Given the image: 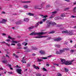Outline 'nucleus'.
<instances>
[{
  "label": "nucleus",
  "instance_id": "nucleus-18",
  "mask_svg": "<svg viewBox=\"0 0 76 76\" xmlns=\"http://www.w3.org/2000/svg\"><path fill=\"white\" fill-rule=\"evenodd\" d=\"M23 7L25 9H28V5H25L23 6Z\"/></svg>",
  "mask_w": 76,
  "mask_h": 76
},
{
  "label": "nucleus",
  "instance_id": "nucleus-38",
  "mask_svg": "<svg viewBox=\"0 0 76 76\" xmlns=\"http://www.w3.org/2000/svg\"><path fill=\"white\" fill-rule=\"evenodd\" d=\"M47 19L46 18H43L42 20L43 22H45V21L47 20Z\"/></svg>",
  "mask_w": 76,
  "mask_h": 76
},
{
  "label": "nucleus",
  "instance_id": "nucleus-19",
  "mask_svg": "<svg viewBox=\"0 0 76 76\" xmlns=\"http://www.w3.org/2000/svg\"><path fill=\"white\" fill-rule=\"evenodd\" d=\"M38 60L37 61V62H41L42 61H43V60L39 59V58H38Z\"/></svg>",
  "mask_w": 76,
  "mask_h": 76
},
{
  "label": "nucleus",
  "instance_id": "nucleus-26",
  "mask_svg": "<svg viewBox=\"0 0 76 76\" xmlns=\"http://www.w3.org/2000/svg\"><path fill=\"white\" fill-rule=\"evenodd\" d=\"M31 1H21V3H31Z\"/></svg>",
  "mask_w": 76,
  "mask_h": 76
},
{
  "label": "nucleus",
  "instance_id": "nucleus-14",
  "mask_svg": "<svg viewBox=\"0 0 76 76\" xmlns=\"http://www.w3.org/2000/svg\"><path fill=\"white\" fill-rule=\"evenodd\" d=\"M27 15H28L29 16H34V14L31 13H28L27 14Z\"/></svg>",
  "mask_w": 76,
  "mask_h": 76
},
{
  "label": "nucleus",
  "instance_id": "nucleus-54",
  "mask_svg": "<svg viewBox=\"0 0 76 76\" xmlns=\"http://www.w3.org/2000/svg\"><path fill=\"white\" fill-rule=\"evenodd\" d=\"M54 18V17L53 16H52L49 17L50 19H52V18Z\"/></svg>",
  "mask_w": 76,
  "mask_h": 76
},
{
  "label": "nucleus",
  "instance_id": "nucleus-51",
  "mask_svg": "<svg viewBox=\"0 0 76 76\" xmlns=\"http://www.w3.org/2000/svg\"><path fill=\"white\" fill-rule=\"evenodd\" d=\"M1 13H2V14H6V13H5V12L4 11H2Z\"/></svg>",
  "mask_w": 76,
  "mask_h": 76
},
{
  "label": "nucleus",
  "instance_id": "nucleus-30",
  "mask_svg": "<svg viewBox=\"0 0 76 76\" xmlns=\"http://www.w3.org/2000/svg\"><path fill=\"white\" fill-rule=\"evenodd\" d=\"M62 34H67V31H62Z\"/></svg>",
  "mask_w": 76,
  "mask_h": 76
},
{
  "label": "nucleus",
  "instance_id": "nucleus-43",
  "mask_svg": "<svg viewBox=\"0 0 76 76\" xmlns=\"http://www.w3.org/2000/svg\"><path fill=\"white\" fill-rule=\"evenodd\" d=\"M57 76H61L62 75L60 73H58L57 74Z\"/></svg>",
  "mask_w": 76,
  "mask_h": 76
},
{
  "label": "nucleus",
  "instance_id": "nucleus-64",
  "mask_svg": "<svg viewBox=\"0 0 76 76\" xmlns=\"http://www.w3.org/2000/svg\"><path fill=\"white\" fill-rule=\"evenodd\" d=\"M11 45H15V44H14V43H12L11 44Z\"/></svg>",
  "mask_w": 76,
  "mask_h": 76
},
{
  "label": "nucleus",
  "instance_id": "nucleus-42",
  "mask_svg": "<svg viewBox=\"0 0 76 76\" xmlns=\"http://www.w3.org/2000/svg\"><path fill=\"white\" fill-rule=\"evenodd\" d=\"M56 54H60V52L58 51H56Z\"/></svg>",
  "mask_w": 76,
  "mask_h": 76
},
{
  "label": "nucleus",
  "instance_id": "nucleus-46",
  "mask_svg": "<svg viewBox=\"0 0 76 76\" xmlns=\"http://www.w3.org/2000/svg\"><path fill=\"white\" fill-rule=\"evenodd\" d=\"M61 26V25L58 24V25H57V26H56V27H60V26Z\"/></svg>",
  "mask_w": 76,
  "mask_h": 76
},
{
  "label": "nucleus",
  "instance_id": "nucleus-55",
  "mask_svg": "<svg viewBox=\"0 0 76 76\" xmlns=\"http://www.w3.org/2000/svg\"><path fill=\"white\" fill-rule=\"evenodd\" d=\"M53 64V65H56L57 66H58V64Z\"/></svg>",
  "mask_w": 76,
  "mask_h": 76
},
{
  "label": "nucleus",
  "instance_id": "nucleus-50",
  "mask_svg": "<svg viewBox=\"0 0 76 76\" xmlns=\"http://www.w3.org/2000/svg\"><path fill=\"white\" fill-rule=\"evenodd\" d=\"M27 48H28V47H24L23 48L24 49V50H26L27 49Z\"/></svg>",
  "mask_w": 76,
  "mask_h": 76
},
{
  "label": "nucleus",
  "instance_id": "nucleus-24",
  "mask_svg": "<svg viewBox=\"0 0 76 76\" xmlns=\"http://www.w3.org/2000/svg\"><path fill=\"white\" fill-rule=\"evenodd\" d=\"M22 44L23 45H25V46H26V45H28V43H26V42H24L22 43Z\"/></svg>",
  "mask_w": 76,
  "mask_h": 76
},
{
  "label": "nucleus",
  "instance_id": "nucleus-7",
  "mask_svg": "<svg viewBox=\"0 0 76 76\" xmlns=\"http://www.w3.org/2000/svg\"><path fill=\"white\" fill-rule=\"evenodd\" d=\"M16 72L18 74L22 75V69H17L16 70Z\"/></svg>",
  "mask_w": 76,
  "mask_h": 76
},
{
  "label": "nucleus",
  "instance_id": "nucleus-39",
  "mask_svg": "<svg viewBox=\"0 0 76 76\" xmlns=\"http://www.w3.org/2000/svg\"><path fill=\"white\" fill-rule=\"evenodd\" d=\"M16 67L18 68V69H20V68H21L20 66H18V65H16Z\"/></svg>",
  "mask_w": 76,
  "mask_h": 76
},
{
  "label": "nucleus",
  "instance_id": "nucleus-60",
  "mask_svg": "<svg viewBox=\"0 0 76 76\" xmlns=\"http://www.w3.org/2000/svg\"><path fill=\"white\" fill-rule=\"evenodd\" d=\"M31 65L30 64H27V66L28 67H30V66Z\"/></svg>",
  "mask_w": 76,
  "mask_h": 76
},
{
  "label": "nucleus",
  "instance_id": "nucleus-23",
  "mask_svg": "<svg viewBox=\"0 0 76 76\" xmlns=\"http://www.w3.org/2000/svg\"><path fill=\"white\" fill-rule=\"evenodd\" d=\"M51 25L52 26H54V25H56V23H54V22H52V23L51 24Z\"/></svg>",
  "mask_w": 76,
  "mask_h": 76
},
{
  "label": "nucleus",
  "instance_id": "nucleus-13",
  "mask_svg": "<svg viewBox=\"0 0 76 76\" xmlns=\"http://www.w3.org/2000/svg\"><path fill=\"white\" fill-rule=\"evenodd\" d=\"M45 37H47V36H41L40 37H35V38H45Z\"/></svg>",
  "mask_w": 76,
  "mask_h": 76
},
{
  "label": "nucleus",
  "instance_id": "nucleus-62",
  "mask_svg": "<svg viewBox=\"0 0 76 76\" xmlns=\"http://www.w3.org/2000/svg\"><path fill=\"white\" fill-rule=\"evenodd\" d=\"M11 39L12 40V41H14L15 39V38H12Z\"/></svg>",
  "mask_w": 76,
  "mask_h": 76
},
{
  "label": "nucleus",
  "instance_id": "nucleus-33",
  "mask_svg": "<svg viewBox=\"0 0 76 76\" xmlns=\"http://www.w3.org/2000/svg\"><path fill=\"white\" fill-rule=\"evenodd\" d=\"M32 50H37L38 49V48H37V47H33L32 48Z\"/></svg>",
  "mask_w": 76,
  "mask_h": 76
},
{
  "label": "nucleus",
  "instance_id": "nucleus-6",
  "mask_svg": "<svg viewBox=\"0 0 76 76\" xmlns=\"http://www.w3.org/2000/svg\"><path fill=\"white\" fill-rule=\"evenodd\" d=\"M61 38L60 37H58V38H55V39H53V40L54 41L58 42L60 41H61Z\"/></svg>",
  "mask_w": 76,
  "mask_h": 76
},
{
  "label": "nucleus",
  "instance_id": "nucleus-48",
  "mask_svg": "<svg viewBox=\"0 0 76 76\" xmlns=\"http://www.w3.org/2000/svg\"><path fill=\"white\" fill-rule=\"evenodd\" d=\"M6 57H8V58H10V56L7 55H6Z\"/></svg>",
  "mask_w": 76,
  "mask_h": 76
},
{
  "label": "nucleus",
  "instance_id": "nucleus-32",
  "mask_svg": "<svg viewBox=\"0 0 76 76\" xmlns=\"http://www.w3.org/2000/svg\"><path fill=\"white\" fill-rule=\"evenodd\" d=\"M37 76H41V74L40 73H38L36 74Z\"/></svg>",
  "mask_w": 76,
  "mask_h": 76
},
{
  "label": "nucleus",
  "instance_id": "nucleus-36",
  "mask_svg": "<svg viewBox=\"0 0 76 76\" xmlns=\"http://www.w3.org/2000/svg\"><path fill=\"white\" fill-rule=\"evenodd\" d=\"M30 52V50H29V49H27L25 51V52L26 53H28V52Z\"/></svg>",
  "mask_w": 76,
  "mask_h": 76
},
{
  "label": "nucleus",
  "instance_id": "nucleus-20",
  "mask_svg": "<svg viewBox=\"0 0 76 76\" xmlns=\"http://www.w3.org/2000/svg\"><path fill=\"white\" fill-rule=\"evenodd\" d=\"M69 35H73V31H70L69 32Z\"/></svg>",
  "mask_w": 76,
  "mask_h": 76
},
{
  "label": "nucleus",
  "instance_id": "nucleus-63",
  "mask_svg": "<svg viewBox=\"0 0 76 76\" xmlns=\"http://www.w3.org/2000/svg\"><path fill=\"white\" fill-rule=\"evenodd\" d=\"M46 66H48V67L49 66H50V64H47L46 65Z\"/></svg>",
  "mask_w": 76,
  "mask_h": 76
},
{
  "label": "nucleus",
  "instance_id": "nucleus-17",
  "mask_svg": "<svg viewBox=\"0 0 76 76\" xmlns=\"http://www.w3.org/2000/svg\"><path fill=\"white\" fill-rule=\"evenodd\" d=\"M2 62L3 63H5V64H7V60H4L2 61Z\"/></svg>",
  "mask_w": 76,
  "mask_h": 76
},
{
  "label": "nucleus",
  "instance_id": "nucleus-52",
  "mask_svg": "<svg viewBox=\"0 0 76 76\" xmlns=\"http://www.w3.org/2000/svg\"><path fill=\"white\" fill-rule=\"evenodd\" d=\"M6 45H7L8 47H10V44H8L7 43H6Z\"/></svg>",
  "mask_w": 76,
  "mask_h": 76
},
{
  "label": "nucleus",
  "instance_id": "nucleus-37",
  "mask_svg": "<svg viewBox=\"0 0 76 76\" xmlns=\"http://www.w3.org/2000/svg\"><path fill=\"white\" fill-rule=\"evenodd\" d=\"M41 58H42V59H44V60H45L46 59H47V58H48L47 57H41Z\"/></svg>",
  "mask_w": 76,
  "mask_h": 76
},
{
  "label": "nucleus",
  "instance_id": "nucleus-59",
  "mask_svg": "<svg viewBox=\"0 0 76 76\" xmlns=\"http://www.w3.org/2000/svg\"><path fill=\"white\" fill-rule=\"evenodd\" d=\"M51 38H52L51 37H49L48 38V40L51 39Z\"/></svg>",
  "mask_w": 76,
  "mask_h": 76
},
{
  "label": "nucleus",
  "instance_id": "nucleus-3",
  "mask_svg": "<svg viewBox=\"0 0 76 76\" xmlns=\"http://www.w3.org/2000/svg\"><path fill=\"white\" fill-rule=\"evenodd\" d=\"M34 7V9H39V10H40V9H42V6L39 5H35Z\"/></svg>",
  "mask_w": 76,
  "mask_h": 76
},
{
  "label": "nucleus",
  "instance_id": "nucleus-5",
  "mask_svg": "<svg viewBox=\"0 0 76 76\" xmlns=\"http://www.w3.org/2000/svg\"><path fill=\"white\" fill-rule=\"evenodd\" d=\"M67 50L66 48L63 49L59 50V55L62 54L64 52L65 50Z\"/></svg>",
  "mask_w": 76,
  "mask_h": 76
},
{
  "label": "nucleus",
  "instance_id": "nucleus-21",
  "mask_svg": "<svg viewBox=\"0 0 76 76\" xmlns=\"http://www.w3.org/2000/svg\"><path fill=\"white\" fill-rule=\"evenodd\" d=\"M34 18L35 19H39V18L38 17V15H35L34 16Z\"/></svg>",
  "mask_w": 76,
  "mask_h": 76
},
{
  "label": "nucleus",
  "instance_id": "nucleus-10",
  "mask_svg": "<svg viewBox=\"0 0 76 76\" xmlns=\"http://www.w3.org/2000/svg\"><path fill=\"white\" fill-rule=\"evenodd\" d=\"M39 53L42 55H44L45 54V52L44 50H41L39 51Z\"/></svg>",
  "mask_w": 76,
  "mask_h": 76
},
{
  "label": "nucleus",
  "instance_id": "nucleus-31",
  "mask_svg": "<svg viewBox=\"0 0 76 76\" xmlns=\"http://www.w3.org/2000/svg\"><path fill=\"white\" fill-rule=\"evenodd\" d=\"M17 45L18 47H21V44L20 43L17 44Z\"/></svg>",
  "mask_w": 76,
  "mask_h": 76
},
{
  "label": "nucleus",
  "instance_id": "nucleus-45",
  "mask_svg": "<svg viewBox=\"0 0 76 76\" xmlns=\"http://www.w3.org/2000/svg\"><path fill=\"white\" fill-rule=\"evenodd\" d=\"M71 18H76V16H74L73 15H72L71 16Z\"/></svg>",
  "mask_w": 76,
  "mask_h": 76
},
{
  "label": "nucleus",
  "instance_id": "nucleus-40",
  "mask_svg": "<svg viewBox=\"0 0 76 76\" xmlns=\"http://www.w3.org/2000/svg\"><path fill=\"white\" fill-rule=\"evenodd\" d=\"M12 37H10V35L8 36V38L9 39H12Z\"/></svg>",
  "mask_w": 76,
  "mask_h": 76
},
{
  "label": "nucleus",
  "instance_id": "nucleus-29",
  "mask_svg": "<svg viewBox=\"0 0 76 76\" xmlns=\"http://www.w3.org/2000/svg\"><path fill=\"white\" fill-rule=\"evenodd\" d=\"M2 21L4 22V23H6V22H7V20H6L5 19H3L2 20Z\"/></svg>",
  "mask_w": 76,
  "mask_h": 76
},
{
  "label": "nucleus",
  "instance_id": "nucleus-28",
  "mask_svg": "<svg viewBox=\"0 0 76 76\" xmlns=\"http://www.w3.org/2000/svg\"><path fill=\"white\" fill-rule=\"evenodd\" d=\"M55 46L56 47H57L58 48H60V45H55Z\"/></svg>",
  "mask_w": 76,
  "mask_h": 76
},
{
  "label": "nucleus",
  "instance_id": "nucleus-47",
  "mask_svg": "<svg viewBox=\"0 0 76 76\" xmlns=\"http://www.w3.org/2000/svg\"><path fill=\"white\" fill-rule=\"evenodd\" d=\"M64 70L65 71V72H67V68H64Z\"/></svg>",
  "mask_w": 76,
  "mask_h": 76
},
{
  "label": "nucleus",
  "instance_id": "nucleus-61",
  "mask_svg": "<svg viewBox=\"0 0 76 76\" xmlns=\"http://www.w3.org/2000/svg\"><path fill=\"white\" fill-rule=\"evenodd\" d=\"M40 16H41V17H42V18H43V17H44V15H40Z\"/></svg>",
  "mask_w": 76,
  "mask_h": 76
},
{
  "label": "nucleus",
  "instance_id": "nucleus-12",
  "mask_svg": "<svg viewBox=\"0 0 76 76\" xmlns=\"http://www.w3.org/2000/svg\"><path fill=\"white\" fill-rule=\"evenodd\" d=\"M25 58H26L25 56H24V57L23 58L22 60L21 61V62H23V63H26V61H24V62H23L24 61H25V60H24V59Z\"/></svg>",
  "mask_w": 76,
  "mask_h": 76
},
{
  "label": "nucleus",
  "instance_id": "nucleus-58",
  "mask_svg": "<svg viewBox=\"0 0 76 76\" xmlns=\"http://www.w3.org/2000/svg\"><path fill=\"white\" fill-rule=\"evenodd\" d=\"M6 41H7V42H9V41H10V40L9 39H7L6 40Z\"/></svg>",
  "mask_w": 76,
  "mask_h": 76
},
{
  "label": "nucleus",
  "instance_id": "nucleus-11",
  "mask_svg": "<svg viewBox=\"0 0 76 76\" xmlns=\"http://www.w3.org/2000/svg\"><path fill=\"white\" fill-rule=\"evenodd\" d=\"M52 23V22L50 21L48 23L47 25L46 26L47 28H50V25H51V23Z\"/></svg>",
  "mask_w": 76,
  "mask_h": 76
},
{
  "label": "nucleus",
  "instance_id": "nucleus-2",
  "mask_svg": "<svg viewBox=\"0 0 76 76\" xmlns=\"http://www.w3.org/2000/svg\"><path fill=\"white\" fill-rule=\"evenodd\" d=\"M61 63L62 64H65V65H67V61H66L65 59H63L60 58Z\"/></svg>",
  "mask_w": 76,
  "mask_h": 76
},
{
  "label": "nucleus",
  "instance_id": "nucleus-9",
  "mask_svg": "<svg viewBox=\"0 0 76 76\" xmlns=\"http://www.w3.org/2000/svg\"><path fill=\"white\" fill-rule=\"evenodd\" d=\"M15 23L17 25H20V24H21V23H22V20H20L17 21L15 22Z\"/></svg>",
  "mask_w": 76,
  "mask_h": 76
},
{
  "label": "nucleus",
  "instance_id": "nucleus-34",
  "mask_svg": "<svg viewBox=\"0 0 76 76\" xmlns=\"http://www.w3.org/2000/svg\"><path fill=\"white\" fill-rule=\"evenodd\" d=\"M42 70H44V71H45L46 72H47V70L45 68H42Z\"/></svg>",
  "mask_w": 76,
  "mask_h": 76
},
{
  "label": "nucleus",
  "instance_id": "nucleus-4",
  "mask_svg": "<svg viewBox=\"0 0 76 76\" xmlns=\"http://www.w3.org/2000/svg\"><path fill=\"white\" fill-rule=\"evenodd\" d=\"M66 15L64 13H62L61 15V17H58V18L59 19H64V17H65V16Z\"/></svg>",
  "mask_w": 76,
  "mask_h": 76
},
{
  "label": "nucleus",
  "instance_id": "nucleus-44",
  "mask_svg": "<svg viewBox=\"0 0 76 76\" xmlns=\"http://www.w3.org/2000/svg\"><path fill=\"white\" fill-rule=\"evenodd\" d=\"M48 16L47 15H44V16L43 17V18H48Z\"/></svg>",
  "mask_w": 76,
  "mask_h": 76
},
{
  "label": "nucleus",
  "instance_id": "nucleus-53",
  "mask_svg": "<svg viewBox=\"0 0 76 76\" xmlns=\"http://www.w3.org/2000/svg\"><path fill=\"white\" fill-rule=\"evenodd\" d=\"M8 66L9 67H10H10H11V65L10 64H8Z\"/></svg>",
  "mask_w": 76,
  "mask_h": 76
},
{
  "label": "nucleus",
  "instance_id": "nucleus-27",
  "mask_svg": "<svg viewBox=\"0 0 76 76\" xmlns=\"http://www.w3.org/2000/svg\"><path fill=\"white\" fill-rule=\"evenodd\" d=\"M34 28V26H31V27H30L28 28L29 30H31V29H33Z\"/></svg>",
  "mask_w": 76,
  "mask_h": 76
},
{
  "label": "nucleus",
  "instance_id": "nucleus-25",
  "mask_svg": "<svg viewBox=\"0 0 76 76\" xmlns=\"http://www.w3.org/2000/svg\"><path fill=\"white\" fill-rule=\"evenodd\" d=\"M29 19L28 18H25L24 21H25V22H28V21H29Z\"/></svg>",
  "mask_w": 76,
  "mask_h": 76
},
{
  "label": "nucleus",
  "instance_id": "nucleus-35",
  "mask_svg": "<svg viewBox=\"0 0 76 76\" xmlns=\"http://www.w3.org/2000/svg\"><path fill=\"white\" fill-rule=\"evenodd\" d=\"M11 42L12 43H15V44H16V41H13V40H12L11 41Z\"/></svg>",
  "mask_w": 76,
  "mask_h": 76
},
{
  "label": "nucleus",
  "instance_id": "nucleus-8",
  "mask_svg": "<svg viewBox=\"0 0 76 76\" xmlns=\"http://www.w3.org/2000/svg\"><path fill=\"white\" fill-rule=\"evenodd\" d=\"M75 59H73L71 61H67V65H70L72 64V63L74 61Z\"/></svg>",
  "mask_w": 76,
  "mask_h": 76
},
{
  "label": "nucleus",
  "instance_id": "nucleus-57",
  "mask_svg": "<svg viewBox=\"0 0 76 76\" xmlns=\"http://www.w3.org/2000/svg\"><path fill=\"white\" fill-rule=\"evenodd\" d=\"M32 56H36V54L35 53H33L32 54Z\"/></svg>",
  "mask_w": 76,
  "mask_h": 76
},
{
  "label": "nucleus",
  "instance_id": "nucleus-41",
  "mask_svg": "<svg viewBox=\"0 0 76 76\" xmlns=\"http://www.w3.org/2000/svg\"><path fill=\"white\" fill-rule=\"evenodd\" d=\"M55 33V31H51L50 32L49 34H54V33Z\"/></svg>",
  "mask_w": 76,
  "mask_h": 76
},
{
  "label": "nucleus",
  "instance_id": "nucleus-15",
  "mask_svg": "<svg viewBox=\"0 0 76 76\" xmlns=\"http://www.w3.org/2000/svg\"><path fill=\"white\" fill-rule=\"evenodd\" d=\"M33 67H34V69H39V68L38 66H36L35 65H34L33 66Z\"/></svg>",
  "mask_w": 76,
  "mask_h": 76
},
{
  "label": "nucleus",
  "instance_id": "nucleus-1",
  "mask_svg": "<svg viewBox=\"0 0 76 76\" xmlns=\"http://www.w3.org/2000/svg\"><path fill=\"white\" fill-rule=\"evenodd\" d=\"M47 34V32H32L30 34V35H38V36H40V35H44Z\"/></svg>",
  "mask_w": 76,
  "mask_h": 76
},
{
  "label": "nucleus",
  "instance_id": "nucleus-16",
  "mask_svg": "<svg viewBox=\"0 0 76 76\" xmlns=\"http://www.w3.org/2000/svg\"><path fill=\"white\" fill-rule=\"evenodd\" d=\"M57 11H54L53 12H52V16H54L56 13H57Z\"/></svg>",
  "mask_w": 76,
  "mask_h": 76
},
{
  "label": "nucleus",
  "instance_id": "nucleus-56",
  "mask_svg": "<svg viewBox=\"0 0 76 76\" xmlns=\"http://www.w3.org/2000/svg\"><path fill=\"white\" fill-rule=\"evenodd\" d=\"M8 73H9L11 75H12V74H13V73L12 72H9Z\"/></svg>",
  "mask_w": 76,
  "mask_h": 76
},
{
  "label": "nucleus",
  "instance_id": "nucleus-22",
  "mask_svg": "<svg viewBox=\"0 0 76 76\" xmlns=\"http://www.w3.org/2000/svg\"><path fill=\"white\" fill-rule=\"evenodd\" d=\"M39 22H38L37 23L36 25H35V26H34V27H35L36 28H37V27L38 25H39Z\"/></svg>",
  "mask_w": 76,
  "mask_h": 76
},
{
  "label": "nucleus",
  "instance_id": "nucleus-49",
  "mask_svg": "<svg viewBox=\"0 0 76 76\" xmlns=\"http://www.w3.org/2000/svg\"><path fill=\"white\" fill-rule=\"evenodd\" d=\"M74 51H75V50H71V53H72L74 52Z\"/></svg>",
  "mask_w": 76,
  "mask_h": 76
}]
</instances>
